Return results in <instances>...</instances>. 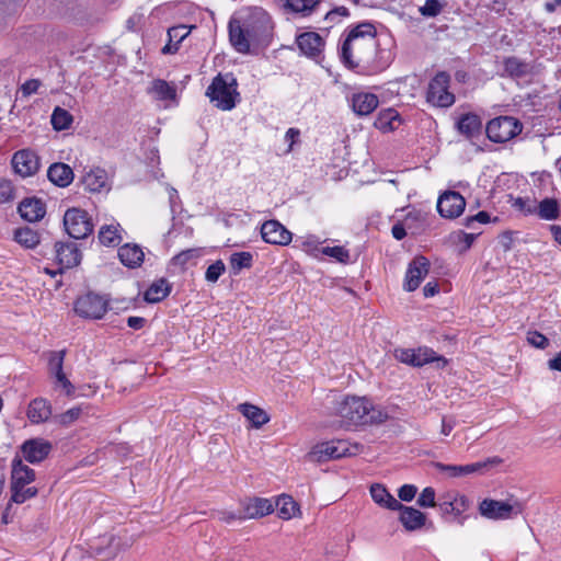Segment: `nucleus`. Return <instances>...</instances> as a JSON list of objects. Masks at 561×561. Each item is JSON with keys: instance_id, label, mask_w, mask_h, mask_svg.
I'll return each mask as SVG.
<instances>
[{"instance_id": "obj_1", "label": "nucleus", "mask_w": 561, "mask_h": 561, "mask_svg": "<svg viewBox=\"0 0 561 561\" xmlns=\"http://www.w3.org/2000/svg\"><path fill=\"white\" fill-rule=\"evenodd\" d=\"M377 50L376 30L370 23L352 28L340 49L341 61L350 69L369 67Z\"/></svg>"}, {"instance_id": "obj_2", "label": "nucleus", "mask_w": 561, "mask_h": 561, "mask_svg": "<svg viewBox=\"0 0 561 561\" xmlns=\"http://www.w3.org/2000/svg\"><path fill=\"white\" fill-rule=\"evenodd\" d=\"M336 413L344 426L381 424L389 417L383 409L360 397H345L337 404Z\"/></svg>"}, {"instance_id": "obj_3", "label": "nucleus", "mask_w": 561, "mask_h": 561, "mask_svg": "<svg viewBox=\"0 0 561 561\" xmlns=\"http://www.w3.org/2000/svg\"><path fill=\"white\" fill-rule=\"evenodd\" d=\"M35 480V472L21 459L14 458L11 471V502L22 504L25 501L36 496L38 490L30 485Z\"/></svg>"}, {"instance_id": "obj_4", "label": "nucleus", "mask_w": 561, "mask_h": 561, "mask_svg": "<svg viewBox=\"0 0 561 561\" xmlns=\"http://www.w3.org/2000/svg\"><path fill=\"white\" fill-rule=\"evenodd\" d=\"M206 95L216 107L222 111L232 110L239 99L236 78L231 73L218 75L207 88Z\"/></svg>"}, {"instance_id": "obj_5", "label": "nucleus", "mask_w": 561, "mask_h": 561, "mask_svg": "<svg viewBox=\"0 0 561 561\" xmlns=\"http://www.w3.org/2000/svg\"><path fill=\"white\" fill-rule=\"evenodd\" d=\"M523 125L512 116H500L486 125L488 138L493 142H506L520 134Z\"/></svg>"}, {"instance_id": "obj_6", "label": "nucleus", "mask_w": 561, "mask_h": 561, "mask_svg": "<svg viewBox=\"0 0 561 561\" xmlns=\"http://www.w3.org/2000/svg\"><path fill=\"white\" fill-rule=\"evenodd\" d=\"M79 182L84 191L92 194H107L113 185L112 176L98 165L83 168Z\"/></svg>"}, {"instance_id": "obj_7", "label": "nucleus", "mask_w": 561, "mask_h": 561, "mask_svg": "<svg viewBox=\"0 0 561 561\" xmlns=\"http://www.w3.org/2000/svg\"><path fill=\"white\" fill-rule=\"evenodd\" d=\"M450 77L446 72L437 73L430 82L427 101L439 107H449L455 103V95L449 92Z\"/></svg>"}, {"instance_id": "obj_8", "label": "nucleus", "mask_w": 561, "mask_h": 561, "mask_svg": "<svg viewBox=\"0 0 561 561\" xmlns=\"http://www.w3.org/2000/svg\"><path fill=\"white\" fill-rule=\"evenodd\" d=\"M480 514L489 519H508L522 513L519 503L510 504L507 502L485 499L479 505Z\"/></svg>"}, {"instance_id": "obj_9", "label": "nucleus", "mask_w": 561, "mask_h": 561, "mask_svg": "<svg viewBox=\"0 0 561 561\" xmlns=\"http://www.w3.org/2000/svg\"><path fill=\"white\" fill-rule=\"evenodd\" d=\"M364 446L358 443H351L345 439H337L328 443H323L317 447L314 454H320L319 460L325 456L331 459H339L342 457H351L360 454Z\"/></svg>"}, {"instance_id": "obj_10", "label": "nucleus", "mask_w": 561, "mask_h": 561, "mask_svg": "<svg viewBox=\"0 0 561 561\" xmlns=\"http://www.w3.org/2000/svg\"><path fill=\"white\" fill-rule=\"evenodd\" d=\"M64 226L69 237L73 239H84L89 237L94 229L89 213H65Z\"/></svg>"}, {"instance_id": "obj_11", "label": "nucleus", "mask_w": 561, "mask_h": 561, "mask_svg": "<svg viewBox=\"0 0 561 561\" xmlns=\"http://www.w3.org/2000/svg\"><path fill=\"white\" fill-rule=\"evenodd\" d=\"M78 316L88 319H101L107 311V301L95 294L79 297L75 304Z\"/></svg>"}, {"instance_id": "obj_12", "label": "nucleus", "mask_w": 561, "mask_h": 561, "mask_svg": "<svg viewBox=\"0 0 561 561\" xmlns=\"http://www.w3.org/2000/svg\"><path fill=\"white\" fill-rule=\"evenodd\" d=\"M247 30V34L257 42L262 36L266 35L271 28V19L266 11L261 8H252L247 19L241 23Z\"/></svg>"}, {"instance_id": "obj_13", "label": "nucleus", "mask_w": 561, "mask_h": 561, "mask_svg": "<svg viewBox=\"0 0 561 561\" xmlns=\"http://www.w3.org/2000/svg\"><path fill=\"white\" fill-rule=\"evenodd\" d=\"M502 463V459L500 457H491L484 461H479L469 465H445L442 462H436L435 467L439 471L448 472V474L453 478L468 476L477 472H484L489 467L496 466Z\"/></svg>"}, {"instance_id": "obj_14", "label": "nucleus", "mask_w": 561, "mask_h": 561, "mask_svg": "<svg viewBox=\"0 0 561 561\" xmlns=\"http://www.w3.org/2000/svg\"><path fill=\"white\" fill-rule=\"evenodd\" d=\"M12 168L22 178L34 175L39 169V159L31 149L16 151L11 160Z\"/></svg>"}, {"instance_id": "obj_15", "label": "nucleus", "mask_w": 561, "mask_h": 561, "mask_svg": "<svg viewBox=\"0 0 561 561\" xmlns=\"http://www.w3.org/2000/svg\"><path fill=\"white\" fill-rule=\"evenodd\" d=\"M428 270L430 261L423 255L415 256L408 266L403 288L407 291H414L427 275Z\"/></svg>"}, {"instance_id": "obj_16", "label": "nucleus", "mask_w": 561, "mask_h": 561, "mask_svg": "<svg viewBox=\"0 0 561 561\" xmlns=\"http://www.w3.org/2000/svg\"><path fill=\"white\" fill-rule=\"evenodd\" d=\"M51 444L44 438H32L25 440L22 446V455L24 459L31 463L43 461L51 451Z\"/></svg>"}, {"instance_id": "obj_17", "label": "nucleus", "mask_w": 561, "mask_h": 561, "mask_svg": "<svg viewBox=\"0 0 561 561\" xmlns=\"http://www.w3.org/2000/svg\"><path fill=\"white\" fill-rule=\"evenodd\" d=\"M265 242L276 245H287L291 241V232L277 220H267L261 227Z\"/></svg>"}, {"instance_id": "obj_18", "label": "nucleus", "mask_w": 561, "mask_h": 561, "mask_svg": "<svg viewBox=\"0 0 561 561\" xmlns=\"http://www.w3.org/2000/svg\"><path fill=\"white\" fill-rule=\"evenodd\" d=\"M55 252L60 270L72 268L79 265L82 259L80 249L73 242H56Z\"/></svg>"}, {"instance_id": "obj_19", "label": "nucleus", "mask_w": 561, "mask_h": 561, "mask_svg": "<svg viewBox=\"0 0 561 561\" xmlns=\"http://www.w3.org/2000/svg\"><path fill=\"white\" fill-rule=\"evenodd\" d=\"M348 102L356 115L366 116L377 108L379 99L374 93L356 92L352 94Z\"/></svg>"}, {"instance_id": "obj_20", "label": "nucleus", "mask_w": 561, "mask_h": 561, "mask_svg": "<svg viewBox=\"0 0 561 561\" xmlns=\"http://www.w3.org/2000/svg\"><path fill=\"white\" fill-rule=\"evenodd\" d=\"M229 39L234 49L241 54L249 53L251 43H255L253 37L248 36L247 30L238 20L229 22Z\"/></svg>"}, {"instance_id": "obj_21", "label": "nucleus", "mask_w": 561, "mask_h": 561, "mask_svg": "<svg viewBox=\"0 0 561 561\" xmlns=\"http://www.w3.org/2000/svg\"><path fill=\"white\" fill-rule=\"evenodd\" d=\"M393 511L400 512L399 520L408 531L421 529L425 525L426 515L412 506H405L401 503V506Z\"/></svg>"}, {"instance_id": "obj_22", "label": "nucleus", "mask_w": 561, "mask_h": 561, "mask_svg": "<svg viewBox=\"0 0 561 561\" xmlns=\"http://www.w3.org/2000/svg\"><path fill=\"white\" fill-rule=\"evenodd\" d=\"M297 44L302 54L310 58H317L321 55L324 41L314 32H308L297 37Z\"/></svg>"}, {"instance_id": "obj_23", "label": "nucleus", "mask_w": 561, "mask_h": 561, "mask_svg": "<svg viewBox=\"0 0 561 561\" xmlns=\"http://www.w3.org/2000/svg\"><path fill=\"white\" fill-rule=\"evenodd\" d=\"M51 404L44 398L33 399L27 407V419L32 424L45 423L51 416Z\"/></svg>"}, {"instance_id": "obj_24", "label": "nucleus", "mask_w": 561, "mask_h": 561, "mask_svg": "<svg viewBox=\"0 0 561 561\" xmlns=\"http://www.w3.org/2000/svg\"><path fill=\"white\" fill-rule=\"evenodd\" d=\"M47 178L54 185L67 187L72 183L75 173L68 164L55 162L48 168Z\"/></svg>"}, {"instance_id": "obj_25", "label": "nucleus", "mask_w": 561, "mask_h": 561, "mask_svg": "<svg viewBox=\"0 0 561 561\" xmlns=\"http://www.w3.org/2000/svg\"><path fill=\"white\" fill-rule=\"evenodd\" d=\"M117 254L122 264L129 268L140 266L145 259L142 249L137 244L130 243L121 247Z\"/></svg>"}, {"instance_id": "obj_26", "label": "nucleus", "mask_w": 561, "mask_h": 561, "mask_svg": "<svg viewBox=\"0 0 561 561\" xmlns=\"http://www.w3.org/2000/svg\"><path fill=\"white\" fill-rule=\"evenodd\" d=\"M467 201L456 191H445L437 198L436 210H465Z\"/></svg>"}, {"instance_id": "obj_27", "label": "nucleus", "mask_w": 561, "mask_h": 561, "mask_svg": "<svg viewBox=\"0 0 561 561\" xmlns=\"http://www.w3.org/2000/svg\"><path fill=\"white\" fill-rule=\"evenodd\" d=\"M274 511V505L271 500L254 497L250 500L243 507L245 518L263 517Z\"/></svg>"}, {"instance_id": "obj_28", "label": "nucleus", "mask_w": 561, "mask_h": 561, "mask_svg": "<svg viewBox=\"0 0 561 561\" xmlns=\"http://www.w3.org/2000/svg\"><path fill=\"white\" fill-rule=\"evenodd\" d=\"M401 124V118L394 108H386L379 112L375 119V127L383 133L397 129Z\"/></svg>"}, {"instance_id": "obj_29", "label": "nucleus", "mask_w": 561, "mask_h": 561, "mask_svg": "<svg viewBox=\"0 0 561 561\" xmlns=\"http://www.w3.org/2000/svg\"><path fill=\"white\" fill-rule=\"evenodd\" d=\"M369 491L374 502L381 507L393 511L396 507L401 506V503L380 483L371 484Z\"/></svg>"}, {"instance_id": "obj_30", "label": "nucleus", "mask_w": 561, "mask_h": 561, "mask_svg": "<svg viewBox=\"0 0 561 561\" xmlns=\"http://www.w3.org/2000/svg\"><path fill=\"white\" fill-rule=\"evenodd\" d=\"M456 126L460 134L465 135L467 138H472L480 133L482 122L478 115L467 113L459 117Z\"/></svg>"}, {"instance_id": "obj_31", "label": "nucleus", "mask_w": 561, "mask_h": 561, "mask_svg": "<svg viewBox=\"0 0 561 561\" xmlns=\"http://www.w3.org/2000/svg\"><path fill=\"white\" fill-rule=\"evenodd\" d=\"M238 410L249 420L253 427L260 428L270 421L268 414L261 408L251 403H241Z\"/></svg>"}, {"instance_id": "obj_32", "label": "nucleus", "mask_w": 561, "mask_h": 561, "mask_svg": "<svg viewBox=\"0 0 561 561\" xmlns=\"http://www.w3.org/2000/svg\"><path fill=\"white\" fill-rule=\"evenodd\" d=\"M148 93L151 94L154 99L161 101H175L176 98L175 87L160 79L152 81L150 88L148 89Z\"/></svg>"}, {"instance_id": "obj_33", "label": "nucleus", "mask_w": 561, "mask_h": 561, "mask_svg": "<svg viewBox=\"0 0 561 561\" xmlns=\"http://www.w3.org/2000/svg\"><path fill=\"white\" fill-rule=\"evenodd\" d=\"M191 28L186 25H178L168 30L169 43L162 48L163 54H174L179 44L188 36Z\"/></svg>"}, {"instance_id": "obj_34", "label": "nucleus", "mask_w": 561, "mask_h": 561, "mask_svg": "<svg viewBox=\"0 0 561 561\" xmlns=\"http://www.w3.org/2000/svg\"><path fill=\"white\" fill-rule=\"evenodd\" d=\"M171 290V286L165 278L154 280L145 291L144 298L147 302L154 304L163 300Z\"/></svg>"}, {"instance_id": "obj_35", "label": "nucleus", "mask_w": 561, "mask_h": 561, "mask_svg": "<svg viewBox=\"0 0 561 561\" xmlns=\"http://www.w3.org/2000/svg\"><path fill=\"white\" fill-rule=\"evenodd\" d=\"M123 228L119 224H111L101 227L99 232V240L103 245L116 247L123 240Z\"/></svg>"}, {"instance_id": "obj_36", "label": "nucleus", "mask_w": 561, "mask_h": 561, "mask_svg": "<svg viewBox=\"0 0 561 561\" xmlns=\"http://www.w3.org/2000/svg\"><path fill=\"white\" fill-rule=\"evenodd\" d=\"M480 233L481 232L467 233L462 230H457L449 234V242L455 247L458 254H463L472 247Z\"/></svg>"}, {"instance_id": "obj_37", "label": "nucleus", "mask_w": 561, "mask_h": 561, "mask_svg": "<svg viewBox=\"0 0 561 561\" xmlns=\"http://www.w3.org/2000/svg\"><path fill=\"white\" fill-rule=\"evenodd\" d=\"M13 239L26 249H34L39 244V234L30 227H21L14 230Z\"/></svg>"}, {"instance_id": "obj_38", "label": "nucleus", "mask_w": 561, "mask_h": 561, "mask_svg": "<svg viewBox=\"0 0 561 561\" xmlns=\"http://www.w3.org/2000/svg\"><path fill=\"white\" fill-rule=\"evenodd\" d=\"M50 123L55 130H66L71 127L73 116L67 110L56 106L51 113Z\"/></svg>"}, {"instance_id": "obj_39", "label": "nucleus", "mask_w": 561, "mask_h": 561, "mask_svg": "<svg viewBox=\"0 0 561 561\" xmlns=\"http://www.w3.org/2000/svg\"><path fill=\"white\" fill-rule=\"evenodd\" d=\"M469 506V500L465 495H457L453 501H445L439 504L444 515L454 514L460 516Z\"/></svg>"}, {"instance_id": "obj_40", "label": "nucleus", "mask_w": 561, "mask_h": 561, "mask_svg": "<svg viewBox=\"0 0 561 561\" xmlns=\"http://www.w3.org/2000/svg\"><path fill=\"white\" fill-rule=\"evenodd\" d=\"M276 508L278 516L283 519H290L299 511L297 503L288 495H283L277 500Z\"/></svg>"}, {"instance_id": "obj_41", "label": "nucleus", "mask_w": 561, "mask_h": 561, "mask_svg": "<svg viewBox=\"0 0 561 561\" xmlns=\"http://www.w3.org/2000/svg\"><path fill=\"white\" fill-rule=\"evenodd\" d=\"M253 255L250 252H236L230 256V266L234 275L239 274L243 268L252 266Z\"/></svg>"}, {"instance_id": "obj_42", "label": "nucleus", "mask_w": 561, "mask_h": 561, "mask_svg": "<svg viewBox=\"0 0 561 561\" xmlns=\"http://www.w3.org/2000/svg\"><path fill=\"white\" fill-rule=\"evenodd\" d=\"M434 360H443L444 363H446V360L444 358L436 357L435 352L430 348L420 347L417 350H414L413 366L421 367V366L428 364L431 362H434Z\"/></svg>"}, {"instance_id": "obj_43", "label": "nucleus", "mask_w": 561, "mask_h": 561, "mask_svg": "<svg viewBox=\"0 0 561 561\" xmlns=\"http://www.w3.org/2000/svg\"><path fill=\"white\" fill-rule=\"evenodd\" d=\"M66 356V351H53L49 352L48 355V371L51 376L55 374L64 371V359Z\"/></svg>"}, {"instance_id": "obj_44", "label": "nucleus", "mask_w": 561, "mask_h": 561, "mask_svg": "<svg viewBox=\"0 0 561 561\" xmlns=\"http://www.w3.org/2000/svg\"><path fill=\"white\" fill-rule=\"evenodd\" d=\"M321 0H286V5L296 13H310Z\"/></svg>"}, {"instance_id": "obj_45", "label": "nucleus", "mask_w": 561, "mask_h": 561, "mask_svg": "<svg viewBox=\"0 0 561 561\" xmlns=\"http://www.w3.org/2000/svg\"><path fill=\"white\" fill-rule=\"evenodd\" d=\"M421 213H408L403 222H398L392 227V236L397 240H402L407 236L405 228L411 229V222L416 220Z\"/></svg>"}, {"instance_id": "obj_46", "label": "nucleus", "mask_w": 561, "mask_h": 561, "mask_svg": "<svg viewBox=\"0 0 561 561\" xmlns=\"http://www.w3.org/2000/svg\"><path fill=\"white\" fill-rule=\"evenodd\" d=\"M320 252L323 255L333 257L340 263H347L350 261V252L347 249L341 245L335 247H323Z\"/></svg>"}, {"instance_id": "obj_47", "label": "nucleus", "mask_w": 561, "mask_h": 561, "mask_svg": "<svg viewBox=\"0 0 561 561\" xmlns=\"http://www.w3.org/2000/svg\"><path fill=\"white\" fill-rule=\"evenodd\" d=\"M225 270L226 267L224 262L218 260L207 267L205 277L208 282L216 283L218 278L222 275Z\"/></svg>"}, {"instance_id": "obj_48", "label": "nucleus", "mask_w": 561, "mask_h": 561, "mask_svg": "<svg viewBox=\"0 0 561 561\" xmlns=\"http://www.w3.org/2000/svg\"><path fill=\"white\" fill-rule=\"evenodd\" d=\"M81 413H82V409L80 407L71 408V409L67 410L66 412L59 414L57 416V421L59 424H61L64 426H68L71 423H73L75 421H77L79 419V416L81 415Z\"/></svg>"}, {"instance_id": "obj_49", "label": "nucleus", "mask_w": 561, "mask_h": 561, "mask_svg": "<svg viewBox=\"0 0 561 561\" xmlns=\"http://www.w3.org/2000/svg\"><path fill=\"white\" fill-rule=\"evenodd\" d=\"M442 11V4L438 0H426L424 5L420 8V12L423 16L434 18Z\"/></svg>"}, {"instance_id": "obj_50", "label": "nucleus", "mask_w": 561, "mask_h": 561, "mask_svg": "<svg viewBox=\"0 0 561 561\" xmlns=\"http://www.w3.org/2000/svg\"><path fill=\"white\" fill-rule=\"evenodd\" d=\"M527 342L540 350H545L549 345V340L538 331H529L527 333Z\"/></svg>"}, {"instance_id": "obj_51", "label": "nucleus", "mask_w": 561, "mask_h": 561, "mask_svg": "<svg viewBox=\"0 0 561 561\" xmlns=\"http://www.w3.org/2000/svg\"><path fill=\"white\" fill-rule=\"evenodd\" d=\"M417 504L421 507H434L436 505L435 490L431 486L423 489V491L421 492V494L417 499Z\"/></svg>"}, {"instance_id": "obj_52", "label": "nucleus", "mask_w": 561, "mask_h": 561, "mask_svg": "<svg viewBox=\"0 0 561 561\" xmlns=\"http://www.w3.org/2000/svg\"><path fill=\"white\" fill-rule=\"evenodd\" d=\"M198 255L199 254L196 249H188V250H184V251L180 252L179 254H176L172 259V262L175 265L184 266L191 260L198 257Z\"/></svg>"}, {"instance_id": "obj_53", "label": "nucleus", "mask_w": 561, "mask_h": 561, "mask_svg": "<svg viewBox=\"0 0 561 561\" xmlns=\"http://www.w3.org/2000/svg\"><path fill=\"white\" fill-rule=\"evenodd\" d=\"M44 207L42 199L36 197H25L19 203L18 210H44Z\"/></svg>"}, {"instance_id": "obj_54", "label": "nucleus", "mask_w": 561, "mask_h": 561, "mask_svg": "<svg viewBox=\"0 0 561 561\" xmlns=\"http://www.w3.org/2000/svg\"><path fill=\"white\" fill-rule=\"evenodd\" d=\"M497 217L491 218L489 213H477L473 216L466 218L465 226L468 228H472L474 222L479 224H488V222H496Z\"/></svg>"}, {"instance_id": "obj_55", "label": "nucleus", "mask_w": 561, "mask_h": 561, "mask_svg": "<svg viewBox=\"0 0 561 561\" xmlns=\"http://www.w3.org/2000/svg\"><path fill=\"white\" fill-rule=\"evenodd\" d=\"M13 198V185L11 181L0 180V204H4Z\"/></svg>"}, {"instance_id": "obj_56", "label": "nucleus", "mask_w": 561, "mask_h": 561, "mask_svg": "<svg viewBox=\"0 0 561 561\" xmlns=\"http://www.w3.org/2000/svg\"><path fill=\"white\" fill-rule=\"evenodd\" d=\"M55 382L60 386L67 396H71L75 392V387L67 378L64 371L54 375Z\"/></svg>"}, {"instance_id": "obj_57", "label": "nucleus", "mask_w": 561, "mask_h": 561, "mask_svg": "<svg viewBox=\"0 0 561 561\" xmlns=\"http://www.w3.org/2000/svg\"><path fill=\"white\" fill-rule=\"evenodd\" d=\"M417 492V488L413 484H404L398 490V496L401 501L411 502Z\"/></svg>"}, {"instance_id": "obj_58", "label": "nucleus", "mask_w": 561, "mask_h": 561, "mask_svg": "<svg viewBox=\"0 0 561 561\" xmlns=\"http://www.w3.org/2000/svg\"><path fill=\"white\" fill-rule=\"evenodd\" d=\"M414 350L412 348H398L394 351V357L404 364L413 366Z\"/></svg>"}, {"instance_id": "obj_59", "label": "nucleus", "mask_w": 561, "mask_h": 561, "mask_svg": "<svg viewBox=\"0 0 561 561\" xmlns=\"http://www.w3.org/2000/svg\"><path fill=\"white\" fill-rule=\"evenodd\" d=\"M218 518H219V520H221L226 524H231L234 520L247 519L244 516L243 510L240 511L239 513H233V512H228V511L220 512L218 515Z\"/></svg>"}, {"instance_id": "obj_60", "label": "nucleus", "mask_w": 561, "mask_h": 561, "mask_svg": "<svg viewBox=\"0 0 561 561\" xmlns=\"http://www.w3.org/2000/svg\"><path fill=\"white\" fill-rule=\"evenodd\" d=\"M39 87H41L39 80L30 79L22 84L21 92H22L23 96L27 98L31 94L36 93Z\"/></svg>"}, {"instance_id": "obj_61", "label": "nucleus", "mask_w": 561, "mask_h": 561, "mask_svg": "<svg viewBox=\"0 0 561 561\" xmlns=\"http://www.w3.org/2000/svg\"><path fill=\"white\" fill-rule=\"evenodd\" d=\"M300 136V130L297 128H289L285 134V141L288 142V152L293 150L294 145L297 142Z\"/></svg>"}, {"instance_id": "obj_62", "label": "nucleus", "mask_w": 561, "mask_h": 561, "mask_svg": "<svg viewBox=\"0 0 561 561\" xmlns=\"http://www.w3.org/2000/svg\"><path fill=\"white\" fill-rule=\"evenodd\" d=\"M499 242L505 252L510 251L513 244V232L504 231L503 233H501L499 236Z\"/></svg>"}, {"instance_id": "obj_63", "label": "nucleus", "mask_w": 561, "mask_h": 561, "mask_svg": "<svg viewBox=\"0 0 561 561\" xmlns=\"http://www.w3.org/2000/svg\"><path fill=\"white\" fill-rule=\"evenodd\" d=\"M523 65L515 58H508L505 61V69L510 71L512 75H518L523 72Z\"/></svg>"}, {"instance_id": "obj_64", "label": "nucleus", "mask_w": 561, "mask_h": 561, "mask_svg": "<svg viewBox=\"0 0 561 561\" xmlns=\"http://www.w3.org/2000/svg\"><path fill=\"white\" fill-rule=\"evenodd\" d=\"M144 20V14L142 13H135L133 14L128 20H127V27L128 30L130 31H136V28L138 27V25L141 24Z\"/></svg>"}]
</instances>
